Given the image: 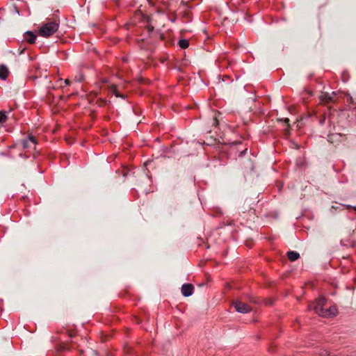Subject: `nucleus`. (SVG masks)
<instances>
[{
  "mask_svg": "<svg viewBox=\"0 0 356 356\" xmlns=\"http://www.w3.org/2000/svg\"><path fill=\"white\" fill-rule=\"evenodd\" d=\"M326 305V300L324 298H319L313 304V306L309 305V309H314V312L321 317L330 318L336 316L337 313V308L334 306H331L328 309H325L324 306Z\"/></svg>",
  "mask_w": 356,
  "mask_h": 356,
  "instance_id": "1",
  "label": "nucleus"
},
{
  "mask_svg": "<svg viewBox=\"0 0 356 356\" xmlns=\"http://www.w3.org/2000/svg\"><path fill=\"white\" fill-rule=\"evenodd\" d=\"M179 45L181 49H186L189 46V42L186 39H181L179 41Z\"/></svg>",
  "mask_w": 356,
  "mask_h": 356,
  "instance_id": "9",
  "label": "nucleus"
},
{
  "mask_svg": "<svg viewBox=\"0 0 356 356\" xmlns=\"http://www.w3.org/2000/svg\"><path fill=\"white\" fill-rule=\"evenodd\" d=\"M329 100H331V97H328V100L327 101H329Z\"/></svg>",
  "mask_w": 356,
  "mask_h": 356,
  "instance_id": "15",
  "label": "nucleus"
},
{
  "mask_svg": "<svg viewBox=\"0 0 356 356\" xmlns=\"http://www.w3.org/2000/svg\"><path fill=\"white\" fill-rule=\"evenodd\" d=\"M70 80H69V79H65V84L66 86L69 85V84H70Z\"/></svg>",
  "mask_w": 356,
  "mask_h": 356,
  "instance_id": "12",
  "label": "nucleus"
},
{
  "mask_svg": "<svg viewBox=\"0 0 356 356\" xmlns=\"http://www.w3.org/2000/svg\"><path fill=\"white\" fill-rule=\"evenodd\" d=\"M36 140L33 136H29L28 138L22 141V146L24 149L35 147Z\"/></svg>",
  "mask_w": 356,
  "mask_h": 356,
  "instance_id": "5",
  "label": "nucleus"
},
{
  "mask_svg": "<svg viewBox=\"0 0 356 356\" xmlns=\"http://www.w3.org/2000/svg\"><path fill=\"white\" fill-rule=\"evenodd\" d=\"M8 71L7 67L4 65H1L0 66V78L2 79L3 80H5L6 79V77L8 76Z\"/></svg>",
  "mask_w": 356,
  "mask_h": 356,
  "instance_id": "8",
  "label": "nucleus"
},
{
  "mask_svg": "<svg viewBox=\"0 0 356 356\" xmlns=\"http://www.w3.org/2000/svg\"><path fill=\"white\" fill-rule=\"evenodd\" d=\"M355 210H356V207H355Z\"/></svg>",
  "mask_w": 356,
  "mask_h": 356,
  "instance_id": "16",
  "label": "nucleus"
},
{
  "mask_svg": "<svg viewBox=\"0 0 356 356\" xmlns=\"http://www.w3.org/2000/svg\"><path fill=\"white\" fill-rule=\"evenodd\" d=\"M287 256L289 259L291 261H295L300 257L299 253L295 251H289L287 252Z\"/></svg>",
  "mask_w": 356,
  "mask_h": 356,
  "instance_id": "7",
  "label": "nucleus"
},
{
  "mask_svg": "<svg viewBox=\"0 0 356 356\" xmlns=\"http://www.w3.org/2000/svg\"><path fill=\"white\" fill-rule=\"evenodd\" d=\"M8 119V115L6 112L0 111V123L5 122Z\"/></svg>",
  "mask_w": 356,
  "mask_h": 356,
  "instance_id": "10",
  "label": "nucleus"
},
{
  "mask_svg": "<svg viewBox=\"0 0 356 356\" xmlns=\"http://www.w3.org/2000/svg\"><path fill=\"white\" fill-rule=\"evenodd\" d=\"M58 27L59 24L56 21L45 23L39 29L38 35L41 37L49 38L58 31Z\"/></svg>",
  "mask_w": 356,
  "mask_h": 356,
  "instance_id": "2",
  "label": "nucleus"
},
{
  "mask_svg": "<svg viewBox=\"0 0 356 356\" xmlns=\"http://www.w3.org/2000/svg\"><path fill=\"white\" fill-rule=\"evenodd\" d=\"M74 80L79 83L81 82L83 80V74L80 73L79 74L75 76Z\"/></svg>",
  "mask_w": 356,
  "mask_h": 356,
  "instance_id": "11",
  "label": "nucleus"
},
{
  "mask_svg": "<svg viewBox=\"0 0 356 356\" xmlns=\"http://www.w3.org/2000/svg\"><path fill=\"white\" fill-rule=\"evenodd\" d=\"M289 121V119H288V118H286V119L285 120V122H288Z\"/></svg>",
  "mask_w": 356,
  "mask_h": 356,
  "instance_id": "13",
  "label": "nucleus"
},
{
  "mask_svg": "<svg viewBox=\"0 0 356 356\" xmlns=\"http://www.w3.org/2000/svg\"><path fill=\"white\" fill-rule=\"evenodd\" d=\"M115 96H117V97L118 96V94L117 92H115Z\"/></svg>",
  "mask_w": 356,
  "mask_h": 356,
  "instance_id": "14",
  "label": "nucleus"
},
{
  "mask_svg": "<svg viewBox=\"0 0 356 356\" xmlns=\"http://www.w3.org/2000/svg\"><path fill=\"white\" fill-rule=\"evenodd\" d=\"M233 306L234 307V308L237 312L242 313V314L248 313L252 309L251 307L248 305H247L244 302H242L240 300H236L235 302H234Z\"/></svg>",
  "mask_w": 356,
  "mask_h": 356,
  "instance_id": "3",
  "label": "nucleus"
},
{
  "mask_svg": "<svg viewBox=\"0 0 356 356\" xmlns=\"http://www.w3.org/2000/svg\"><path fill=\"white\" fill-rule=\"evenodd\" d=\"M25 39L29 43L33 44L35 41L36 36L33 32L27 31L25 35Z\"/></svg>",
  "mask_w": 356,
  "mask_h": 356,
  "instance_id": "6",
  "label": "nucleus"
},
{
  "mask_svg": "<svg viewBox=\"0 0 356 356\" xmlns=\"http://www.w3.org/2000/svg\"><path fill=\"white\" fill-rule=\"evenodd\" d=\"M194 287L191 284H184L181 286V293L185 297L191 296L193 293Z\"/></svg>",
  "mask_w": 356,
  "mask_h": 356,
  "instance_id": "4",
  "label": "nucleus"
}]
</instances>
